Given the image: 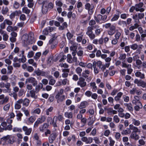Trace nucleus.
<instances>
[{"label": "nucleus", "instance_id": "2eb2a0df", "mask_svg": "<svg viewBox=\"0 0 146 146\" xmlns=\"http://www.w3.org/2000/svg\"><path fill=\"white\" fill-rule=\"evenodd\" d=\"M55 98L57 100V102L58 103L62 102L65 100V96L64 95L62 96H56Z\"/></svg>", "mask_w": 146, "mask_h": 146}, {"label": "nucleus", "instance_id": "ea45409f", "mask_svg": "<svg viewBox=\"0 0 146 146\" xmlns=\"http://www.w3.org/2000/svg\"><path fill=\"white\" fill-rule=\"evenodd\" d=\"M91 87L94 90H96L97 89V87L95 82H91L90 84Z\"/></svg>", "mask_w": 146, "mask_h": 146}, {"label": "nucleus", "instance_id": "72a5a7b5", "mask_svg": "<svg viewBox=\"0 0 146 146\" xmlns=\"http://www.w3.org/2000/svg\"><path fill=\"white\" fill-rule=\"evenodd\" d=\"M58 120L57 119H56L55 118V116H54L53 119L52 120V125L54 127H57V123L58 121Z\"/></svg>", "mask_w": 146, "mask_h": 146}, {"label": "nucleus", "instance_id": "6e6552de", "mask_svg": "<svg viewBox=\"0 0 146 146\" xmlns=\"http://www.w3.org/2000/svg\"><path fill=\"white\" fill-rule=\"evenodd\" d=\"M10 86V84L9 82H7L5 84L3 82H0V88H1L5 87L7 90H9Z\"/></svg>", "mask_w": 146, "mask_h": 146}, {"label": "nucleus", "instance_id": "e2e57ef3", "mask_svg": "<svg viewBox=\"0 0 146 146\" xmlns=\"http://www.w3.org/2000/svg\"><path fill=\"white\" fill-rule=\"evenodd\" d=\"M141 38L140 35L139 34H137L135 36V41L137 42L140 41Z\"/></svg>", "mask_w": 146, "mask_h": 146}, {"label": "nucleus", "instance_id": "f8f14e48", "mask_svg": "<svg viewBox=\"0 0 146 146\" xmlns=\"http://www.w3.org/2000/svg\"><path fill=\"white\" fill-rule=\"evenodd\" d=\"M139 100L140 98L139 96H135L132 101V103L135 105H139V104H141Z\"/></svg>", "mask_w": 146, "mask_h": 146}, {"label": "nucleus", "instance_id": "3c124183", "mask_svg": "<svg viewBox=\"0 0 146 146\" xmlns=\"http://www.w3.org/2000/svg\"><path fill=\"white\" fill-rule=\"evenodd\" d=\"M113 120L116 123H119L120 121L117 115H115L114 116Z\"/></svg>", "mask_w": 146, "mask_h": 146}, {"label": "nucleus", "instance_id": "6ab92c4d", "mask_svg": "<svg viewBox=\"0 0 146 146\" xmlns=\"http://www.w3.org/2000/svg\"><path fill=\"white\" fill-rule=\"evenodd\" d=\"M123 93L121 92L118 93L117 96H115L114 98L115 101L117 102L119 101L120 100V98L123 95Z\"/></svg>", "mask_w": 146, "mask_h": 146}, {"label": "nucleus", "instance_id": "774afa93", "mask_svg": "<svg viewBox=\"0 0 146 146\" xmlns=\"http://www.w3.org/2000/svg\"><path fill=\"white\" fill-rule=\"evenodd\" d=\"M27 70L29 72H31L33 71L34 69L31 66H28L27 68Z\"/></svg>", "mask_w": 146, "mask_h": 146}, {"label": "nucleus", "instance_id": "c03bdc74", "mask_svg": "<svg viewBox=\"0 0 146 146\" xmlns=\"http://www.w3.org/2000/svg\"><path fill=\"white\" fill-rule=\"evenodd\" d=\"M45 117L44 116H42L40 118H38L37 120L40 123H42V122H44L45 120Z\"/></svg>", "mask_w": 146, "mask_h": 146}, {"label": "nucleus", "instance_id": "2f4dec72", "mask_svg": "<svg viewBox=\"0 0 146 146\" xmlns=\"http://www.w3.org/2000/svg\"><path fill=\"white\" fill-rule=\"evenodd\" d=\"M23 105L26 106H27L29 104V100L27 98H25L24 100H23Z\"/></svg>", "mask_w": 146, "mask_h": 146}, {"label": "nucleus", "instance_id": "473e14b6", "mask_svg": "<svg viewBox=\"0 0 146 146\" xmlns=\"http://www.w3.org/2000/svg\"><path fill=\"white\" fill-rule=\"evenodd\" d=\"M28 63L30 64H32L33 66L35 67H37V64L36 63L34 62V60L33 59H31L28 60Z\"/></svg>", "mask_w": 146, "mask_h": 146}, {"label": "nucleus", "instance_id": "c756f323", "mask_svg": "<svg viewBox=\"0 0 146 146\" xmlns=\"http://www.w3.org/2000/svg\"><path fill=\"white\" fill-rule=\"evenodd\" d=\"M64 115L65 117L69 118H72V113L71 112H66L64 114Z\"/></svg>", "mask_w": 146, "mask_h": 146}, {"label": "nucleus", "instance_id": "58836bf2", "mask_svg": "<svg viewBox=\"0 0 146 146\" xmlns=\"http://www.w3.org/2000/svg\"><path fill=\"white\" fill-rule=\"evenodd\" d=\"M1 79L2 81H7L9 79V77L6 75H3L1 76Z\"/></svg>", "mask_w": 146, "mask_h": 146}, {"label": "nucleus", "instance_id": "9d476101", "mask_svg": "<svg viewBox=\"0 0 146 146\" xmlns=\"http://www.w3.org/2000/svg\"><path fill=\"white\" fill-rule=\"evenodd\" d=\"M81 140L86 144H90L92 142L93 139L91 137L88 138L86 137H82Z\"/></svg>", "mask_w": 146, "mask_h": 146}, {"label": "nucleus", "instance_id": "412c9836", "mask_svg": "<svg viewBox=\"0 0 146 146\" xmlns=\"http://www.w3.org/2000/svg\"><path fill=\"white\" fill-rule=\"evenodd\" d=\"M56 136L54 134H52L50 135L49 137V142L50 143H53V141L55 139Z\"/></svg>", "mask_w": 146, "mask_h": 146}, {"label": "nucleus", "instance_id": "a18cd8bd", "mask_svg": "<svg viewBox=\"0 0 146 146\" xmlns=\"http://www.w3.org/2000/svg\"><path fill=\"white\" fill-rule=\"evenodd\" d=\"M133 19L135 20V22L138 23L139 21V19L138 18V14H136L133 15Z\"/></svg>", "mask_w": 146, "mask_h": 146}, {"label": "nucleus", "instance_id": "dca6fc26", "mask_svg": "<svg viewBox=\"0 0 146 146\" xmlns=\"http://www.w3.org/2000/svg\"><path fill=\"white\" fill-rule=\"evenodd\" d=\"M63 73L62 74V76L63 78L67 77L68 75V73L69 72V70L68 69H63L62 70Z\"/></svg>", "mask_w": 146, "mask_h": 146}, {"label": "nucleus", "instance_id": "f3484780", "mask_svg": "<svg viewBox=\"0 0 146 146\" xmlns=\"http://www.w3.org/2000/svg\"><path fill=\"white\" fill-rule=\"evenodd\" d=\"M88 105V102L86 101L82 102L79 106V108L80 109H82L85 108L86 106Z\"/></svg>", "mask_w": 146, "mask_h": 146}, {"label": "nucleus", "instance_id": "864d4df0", "mask_svg": "<svg viewBox=\"0 0 146 146\" xmlns=\"http://www.w3.org/2000/svg\"><path fill=\"white\" fill-rule=\"evenodd\" d=\"M67 57L68 62L70 63H72V60L71 56L70 54H68Z\"/></svg>", "mask_w": 146, "mask_h": 146}, {"label": "nucleus", "instance_id": "a878e982", "mask_svg": "<svg viewBox=\"0 0 146 146\" xmlns=\"http://www.w3.org/2000/svg\"><path fill=\"white\" fill-rule=\"evenodd\" d=\"M22 12L23 13L26 14H29L30 12V10L27 7H23L22 9Z\"/></svg>", "mask_w": 146, "mask_h": 146}, {"label": "nucleus", "instance_id": "5701e85b", "mask_svg": "<svg viewBox=\"0 0 146 146\" xmlns=\"http://www.w3.org/2000/svg\"><path fill=\"white\" fill-rule=\"evenodd\" d=\"M98 17L99 19L103 21H105L107 18V16L106 15L102 16L100 14L98 15Z\"/></svg>", "mask_w": 146, "mask_h": 146}, {"label": "nucleus", "instance_id": "b1692460", "mask_svg": "<svg viewBox=\"0 0 146 146\" xmlns=\"http://www.w3.org/2000/svg\"><path fill=\"white\" fill-rule=\"evenodd\" d=\"M90 74V71L87 70H85L82 73V76L85 78H87L88 76L87 74Z\"/></svg>", "mask_w": 146, "mask_h": 146}, {"label": "nucleus", "instance_id": "8fccbe9b", "mask_svg": "<svg viewBox=\"0 0 146 146\" xmlns=\"http://www.w3.org/2000/svg\"><path fill=\"white\" fill-rule=\"evenodd\" d=\"M75 136L74 135H73L71 137H69L67 139L68 142H70L71 140H72L73 141H75Z\"/></svg>", "mask_w": 146, "mask_h": 146}, {"label": "nucleus", "instance_id": "338daca9", "mask_svg": "<svg viewBox=\"0 0 146 146\" xmlns=\"http://www.w3.org/2000/svg\"><path fill=\"white\" fill-rule=\"evenodd\" d=\"M40 112V110L39 108H37L34 110L33 112V113L39 114Z\"/></svg>", "mask_w": 146, "mask_h": 146}, {"label": "nucleus", "instance_id": "79ce46f5", "mask_svg": "<svg viewBox=\"0 0 146 146\" xmlns=\"http://www.w3.org/2000/svg\"><path fill=\"white\" fill-rule=\"evenodd\" d=\"M23 116V114L20 112L18 113L16 115L17 119L19 121H21V117Z\"/></svg>", "mask_w": 146, "mask_h": 146}, {"label": "nucleus", "instance_id": "20e7f679", "mask_svg": "<svg viewBox=\"0 0 146 146\" xmlns=\"http://www.w3.org/2000/svg\"><path fill=\"white\" fill-rule=\"evenodd\" d=\"M131 65L130 64H127L125 62H122V66L123 68H127V73L129 74H131L133 71V69L131 68Z\"/></svg>", "mask_w": 146, "mask_h": 146}, {"label": "nucleus", "instance_id": "c85d7f7f", "mask_svg": "<svg viewBox=\"0 0 146 146\" xmlns=\"http://www.w3.org/2000/svg\"><path fill=\"white\" fill-rule=\"evenodd\" d=\"M68 27V24L66 22H65L62 24V25L60 26L59 27L60 30H63L64 29Z\"/></svg>", "mask_w": 146, "mask_h": 146}, {"label": "nucleus", "instance_id": "6e6d98bb", "mask_svg": "<svg viewBox=\"0 0 146 146\" xmlns=\"http://www.w3.org/2000/svg\"><path fill=\"white\" fill-rule=\"evenodd\" d=\"M12 126L11 124H9L5 128H3V131L4 130H10L12 129Z\"/></svg>", "mask_w": 146, "mask_h": 146}, {"label": "nucleus", "instance_id": "bf43d9fd", "mask_svg": "<svg viewBox=\"0 0 146 146\" xmlns=\"http://www.w3.org/2000/svg\"><path fill=\"white\" fill-rule=\"evenodd\" d=\"M10 107V104H6L3 107V109L5 111L9 110Z\"/></svg>", "mask_w": 146, "mask_h": 146}, {"label": "nucleus", "instance_id": "f257e3e1", "mask_svg": "<svg viewBox=\"0 0 146 146\" xmlns=\"http://www.w3.org/2000/svg\"><path fill=\"white\" fill-rule=\"evenodd\" d=\"M21 39L23 43L25 46L32 44L35 42L34 34L31 33L28 35L27 34L23 35Z\"/></svg>", "mask_w": 146, "mask_h": 146}, {"label": "nucleus", "instance_id": "a211bd4d", "mask_svg": "<svg viewBox=\"0 0 146 146\" xmlns=\"http://www.w3.org/2000/svg\"><path fill=\"white\" fill-rule=\"evenodd\" d=\"M129 126L130 129L133 130V132H134L136 133L137 132H140V131L137 127L133 126V125H130Z\"/></svg>", "mask_w": 146, "mask_h": 146}, {"label": "nucleus", "instance_id": "0e129e2a", "mask_svg": "<svg viewBox=\"0 0 146 146\" xmlns=\"http://www.w3.org/2000/svg\"><path fill=\"white\" fill-rule=\"evenodd\" d=\"M34 54V52L32 51H31L29 52L27 55V57L29 58L32 57L33 56Z\"/></svg>", "mask_w": 146, "mask_h": 146}, {"label": "nucleus", "instance_id": "7c9ffc66", "mask_svg": "<svg viewBox=\"0 0 146 146\" xmlns=\"http://www.w3.org/2000/svg\"><path fill=\"white\" fill-rule=\"evenodd\" d=\"M75 71L80 76H81V73L82 71V69L80 67H78L77 68L76 70Z\"/></svg>", "mask_w": 146, "mask_h": 146}, {"label": "nucleus", "instance_id": "ddd939ff", "mask_svg": "<svg viewBox=\"0 0 146 146\" xmlns=\"http://www.w3.org/2000/svg\"><path fill=\"white\" fill-rule=\"evenodd\" d=\"M23 99H20L17 101L15 103V106L16 109H19L21 107V104L23 103Z\"/></svg>", "mask_w": 146, "mask_h": 146}, {"label": "nucleus", "instance_id": "aec40b11", "mask_svg": "<svg viewBox=\"0 0 146 146\" xmlns=\"http://www.w3.org/2000/svg\"><path fill=\"white\" fill-rule=\"evenodd\" d=\"M135 75L137 77H139L141 79L145 78V75L141 73L140 72H137L135 73Z\"/></svg>", "mask_w": 146, "mask_h": 146}, {"label": "nucleus", "instance_id": "f03ea898", "mask_svg": "<svg viewBox=\"0 0 146 146\" xmlns=\"http://www.w3.org/2000/svg\"><path fill=\"white\" fill-rule=\"evenodd\" d=\"M94 27V26L93 27H88L87 28V31L86 32V34L92 40L94 39L96 37L95 35L92 32Z\"/></svg>", "mask_w": 146, "mask_h": 146}, {"label": "nucleus", "instance_id": "c9c22d12", "mask_svg": "<svg viewBox=\"0 0 146 146\" xmlns=\"http://www.w3.org/2000/svg\"><path fill=\"white\" fill-rule=\"evenodd\" d=\"M143 107V106L142 104H139V105H136L134 107L135 110L136 111H139L140 109H141Z\"/></svg>", "mask_w": 146, "mask_h": 146}, {"label": "nucleus", "instance_id": "e433bc0d", "mask_svg": "<svg viewBox=\"0 0 146 146\" xmlns=\"http://www.w3.org/2000/svg\"><path fill=\"white\" fill-rule=\"evenodd\" d=\"M9 11L7 7H3L2 10V13L3 14H6Z\"/></svg>", "mask_w": 146, "mask_h": 146}, {"label": "nucleus", "instance_id": "052dcab7", "mask_svg": "<svg viewBox=\"0 0 146 146\" xmlns=\"http://www.w3.org/2000/svg\"><path fill=\"white\" fill-rule=\"evenodd\" d=\"M19 4L17 1H15L13 4V7L15 9H17L19 7Z\"/></svg>", "mask_w": 146, "mask_h": 146}, {"label": "nucleus", "instance_id": "4d7b16f0", "mask_svg": "<svg viewBox=\"0 0 146 146\" xmlns=\"http://www.w3.org/2000/svg\"><path fill=\"white\" fill-rule=\"evenodd\" d=\"M55 116V118L57 119L60 121H62L63 119V117L61 115H59L57 116Z\"/></svg>", "mask_w": 146, "mask_h": 146}, {"label": "nucleus", "instance_id": "680f3d73", "mask_svg": "<svg viewBox=\"0 0 146 146\" xmlns=\"http://www.w3.org/2000/svg\"><path fill=\"white\" fill-rule=\"evenodd\" d=\"M20 19L23 21H25L26 19V17L25 15L22 14L20 16Z\"/></svg>", "mask_w": 146, "mask_h": 146}, {"label": "nucleus", "instance_id": "bb28decb", "mask_svg": "<svg viewBox=\"0 0 146 146\" xmlns=\"http://www.w3.org/2000/svg\"><path fill=\"white\" fill-rule=\"evenodd\" d=\"M126 55L125 54H120L118 58L120 60H123L126 58Z\"/></svg>", "mask_w": 146, "mask_h": 146}, {"label": "nucleus", "instance_id": "603ef678", "mask_svg": "<svg viewBox=\"0 0 146 146\" xmlns=\"http://www.w3.org/2000/svg\"><path fill=\"white\" fill-rule=\"evenodd\" d=\"M138 47V45L136 43L133 44L131 46V48L134 50L137 49Z\"/></svg>", "mask_w": 146, "mask_h": 146}, {"label": "nucleus", "instance_id": "4468645a", "mask_svg": "<svg viewBox=\"0 0 146 146\" xmlns=\"http://www.w3.org/2000/svg\"><path fill=\"white\" fill-rule=\"evenodd\" d=\"M130 137L131 139H133L135 141L138 140L139 138V135L134 132H132L130 136Z\"/></svg>", "mask_w": 146, "mask_h": 146}, {"label": "nucleus", "instance_id": "7ed1b4c3", "mask_svg": "<svg viewBox=\"0 0 146 146\" xmlns=\"http://www.w3.org/2000/svg\"><path fill=\"white\" fill-rule=\"evenodd\" d=\"M31 83L33 86L36 85L38 84V82L36 79L33 77H30L26 79L25 83Z\"/></svg>", "mask_w": 146, "mask_h": 146}, {"label": "nucleus", "instance_id": "4c0bfd02", "mask_svg": "<svg viewBox=\"0 0 146 146\" xmlns=\"http://www.w3.org/2000/svg\"><path fill=\"white\" fill-rule=\"evenodd\" d=\"M132 121L133 123L136 126H138L140 124V122L139 120L133 119H132Z\"/></svg>", "mask_w": 146, "mask_h": 146}, {"label": "nucleus", "instance_id": "1a4fd4ad", "mask_svg": "<svg viewBox=\"0 0 146 146\" xmlns=\"http://www.w3.org/2000/svg\"><path fill=\"white\" fill-rule=\"evenodd\" d=\"M115 26L112 25H111L109 29V30L108 31V34L110 35H113L115 32Z\"/></svg>", "mask_w": 146, "mask_h": 146}, {"label": "nucleus", "instance_id": "a19ab883", "mask_svg": "<svg viewBox=\"0 0 146 146\" xmlns=\"http://www.w3.org/2000/svg\"><path fill=\"white\" fill-rule=\"evenodd\" d=\"M41 55V53L40 52H38L36 53L35 55L34 56V58L36 60H37L39 58Z\"/></svg>", "mask_w": 146, "mask_h": 146}, {"label": "nucleus", "instance_id": "0eeeda50", "mask_svg": "<svg viewBox=\"0 0 146 146\" xmlns=\"http://www.w3.org/2000/svg\"><path fill=\"white\" fill-rule=\"evenodd\" d=\"M77 84L78 85L80 86L81 87L83 88L85 87L86 85V83L85 81V79L81 77L79 78Z\"/></svg>", "mask_w": 146, "mask_h": 146}, {"label": "nucleus", "instance_id": "4be33fe9", "mask_svg": "<svg viewBox=\"0 0 146 146\" xmlns=\"http://www.w3.org/2000/svg\"><path fill=\"white\" fill-rule=\"evenodd\" d=\"M5 24L4 22L1 24L0 25V33L2 34L4 33V31L2 30L5 28Z\"/></svg>", "mask_w": 146, "mask_h": 146}, {"label": "nucleus", "instance_id": "69168bd1", "mask_svg": "<svg viewBox=\"0 0 146 146\" xmlns=\"http://www.w3.org/2000/svg\"><path fill=\"white\" fill-rule=\"evenodd\" d=\"M56 81L53 79H51L49 82V84L52 85H53L55 83Z\"/></svg>", "mask_w": 146, "mask_h": 146}, {"label": "nucleus", "instance_id": "9b49d317", "mask_svg": "<svg viewBox=\"0 0 146 146\" xmlns=\"http://www.w3.org/2000/svg\"><path fill=\"white\" fill-rule=\"evenodd\" d=\"M23 130L25 132V134L27 135H29L32 131L31 128H28L27 126H23L22 128Z\"/></svg>", "mask_w": 146, "mask_h": 146}, {"label": "nucleus", "instance_id": "49530a36", "mask_svg": "<svg viewBox=\"0 0 146 146\" xmlns=\"http://www.w3.org/2000/svg\"><path fill=\"white\" fill-rule=\"evenodd\" d=\"M35 91L34 90H31L30 92V93L31 94V96L32 98H36L37 96L35 95Z\"/></svg>", "mask_w": 146, "mask_h": 146}, {"label": "nucleus", "instance_id": "423d86ee", "mask_svg": "<svg viewBox=\"0 0 146 146\" xmlns=\"http://www.w3.org/2000/svg\"><path fill=\"white\" fill-rule=\"evenodd\" d=\"M48 2L46 1H44L42 2V11L43 14H46L48 11V7H47Z\"/></svg>", "mask_w": 146, "mask_h": 146}, {"label": "nucleus", "instance_id": "39448f33", "mask_svg": "<svg viewBox=\"0 0 146 146\" xmlns=\"http://www.w3.org/2000/svg\"><path fill=\"white\" fill-rule=\"evenodd\" d=\"M143 3L142 2L139 3L138 4H136L135 5V11L137 12L140 11L142 12L144 11L145 9L142 8L143 6Z\"/></svg>", "mask_w": 146, "mask_h": 146}, {"label": "nucleus", "instance_id": "de8ad7c7", "mask_svg": "<svg viewBox=\"0 0 146 146\" xmlns=\"http://www.w3.org/2000/svg\"><path fill=\"white\" fill-rule=\"evenodd\" d=\"M4 22L5 24H6L9 26H11V25H12L13 24V23L11 21L8 19H6L4 21Z\"/></svg>", "mask_w": 146, "mask_h": 146}, {"label": "nucleus", "instance_id": "09e8293b", "mask_svg": "<svg viewBox=\"0 0 146 146\" xmlns=\"http://www.w3.org/2000/svg\"><path fill=\"white\" fill-rule=\"evenodd\" d=\"M9 98L7 97H6L3 100L0 102V104H3L7 103L8 100Z\"/></svg>", "mask_w": 146, "mask_h": 146}, {"label": "nucleus", "instance_id": "393cba45", "mask_svg": "<svg viewBox=\"0 0 146 146\" xmlns=\"http://www.w3.org/2000/svg\"><path fill=\"white\" fill-rule=\"evenodd\" d=\"M66 36L68 39L70 40L73 37L74 33H71L70 32H68L67 33Z\"/></svg>", "mask_w": 146, "mask_h": 146}, {"label": "nucleus", "instance_id": "13d9d810", "mask_svg": "<svg viewBox=\"0 0 146 146\" xmlns=\"http://www.w3.org/2000/svg\"><path fill=\"white\" fill-rule=\"evenodd\" d=\"M3 34V39L4 41H6L8 39V35L6 33H4Z\"/></svg>", "mask_w": 146, "mask_h": 146}, {"label": "nucleus", "instance_id": "f704fd0d", "mask_svg": "<svg viewBox=\"0 0 146 146\" xmlns=\"http://www.w3.org/2000/svg\"><path fill=\"white\" fill-rule=\"evenodd\" d=\"M124 105L130 111L133 110V108L132 107V105L131 104H125Z\"/></svg>", "mask_w": 146, "mask_h": 146}, {"label": "nucleus", "instance_id": "cd10ccee", "mask_svg": "<svg viewBox=\"0 0 146 146\" xmlns=\"http://www.w3.org/2000/svg\"><path fill=\"white\" fill-rule=\"evenodd\" d=\"M43 86V85L41 83H39L35 87L36 91L38 92L39 90L42 88Z\"/></svg>", "mask_w": 146, "mask_h": 146}, {"label": "nucleus", "instance_id": "37998d69", "mask_svg": "<svg viewBox=\"0 0 146 146\" xmlns=\"http://www.w3.org/2000/svg\"><path fill=\"white\" fill-rule=\"evenodd\" d=\"M139 26V25L138 24L136 23L134 25L130 27L129 28V29L130 30L132 31L135 29L138 28Z\"/></svg>", "mask_w": 146, "mask_h": 146}, {"label": "nucleus", "instance_id": "5fc2aeb1", "mask_svg": "<svg viewBox=\"0 0 146 146\" xmlns=\"http://www.w3.org/2000/svg\"><path fill=\"white\" fill-rule=\"evenodd\" d=\"M53 109V108L52 107H51L49 108L46 110V115H49V112H52Z\"/></svg>", "mask_w": 146, "mask_h": 146}]
</instances>
